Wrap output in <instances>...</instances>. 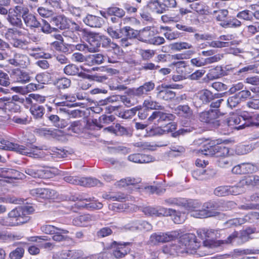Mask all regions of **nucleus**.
Returning <instances> with one entry per match:
<instances>
[{
  "mask_svg": "<svg viewBox=\"0 0 259 259\" xmlns=\"http://www.w3.org/2000/svg\"><path fill=\"white\" fill-rule=\"evenodd\" d=\"M10 84V80L8 74L0 70V85L8 87Z\"/></svg>",
  "mask_w": 259,
  "mask_h": 259,
  "instance_id": "nucleus-58",
  "label": "nucleus"
},
{
  "mask_svg": "<svg viewBox=\"0 0 259 259\" xmlns=\"http://www.w3.org/2000/svg\"><path fill=\"white\" fill-rule=\"evenodd\" d=\"M12 54L7 60L9 64L22 68H26L29 65L30 59L27 55L15 52H12Z\"/></svg>",
  "mask_w": 259,
  "mask_h": 259,
  "instance_id": "nucleus-9",
  "label": "nucleus"
},
{
  "mask_svg": "<svg viewBox=\"0 0 259 259\" xmlns=\"http://www.w3.org/2000/svg\"><path fill=\"white\" fill-rule=\"evenodd\" d=\"M171 217L176 224H181L184 222L185 220V215L184 213H182L180 211H176L175 209V212L172 213Z\"/></svg>",
  "mask_w": 259,
  "mask_h": 259,
  "instance_id": "nucleus-52",
  "label": "nucleus"
},
{
  "mask_svg": "<svg viewBox=\"0 0 259 259\" xmlns=\"http://www.w3.org/2000/svg\"><path fill=\"white\" fill-rule=\"evenodd\" d=\"M179 233L177 232H170L166 233H154L151 235L149 243L156 245L159 243H165L172 241L178 237Z\"/></svg>",
  "mask_w": 259,
  "mask_h": 259,
  "instance_id": "nucleus-11",
  "label": "nucleus"
},
{
  "mask_svg": "<svg viewBox=\"0 0 259 259\" xmlns=\"http://www.w3.org/2000/svg\"><path fill=\"white\" fill-rule=\"evenodd\" d=\"M141 109V106H136L131 109L120 111L118 113V116L124 119H128L135 115L136 112Z\"/></svg>",
  "mask_w": 259,
  "mask_h": 259,
  "instance_id": "nucleus-45",
  "label": "nucleus"
},
{
  "mask_svg": "<svg viewBox=\"0 0 259 259\" xmlns=\"http://www.w3.org/2000/svg\"><path fill=\"white\" fill-rule=\"evenodd\" d=\"M24 250L22 247H17L12 251L9 255L11 259H21L23 256Z\"/></svg>",
  "mask_w": 259,
  "mask_h": 259,
  "instance_id": "nucleus-56",
  "label": "nucleus"
},
{
  "mask_svg": "<svg viewBox=\"0 0 259 259\" xmlns=\"http://www.w3.org/2000/svg\"><path fill=\"white\" fill-rule=\"evenodd\" d=\"M229 195H237L242 193L244 192V188L242 185H240V182L237 186H229Z\"/></svg>",
  "mask_w": 259,
  "mask_h": 259,
  "instance_id": "nucleus-53",
  "label": "nucleus"
},
{
  "mask_svg": "<svg viewBox=\"0 0 259 259\" xmlns=\"http://www.w3.org/2000/svg\"><path fill=\"white\" fill-rule=\"evenodd\" d=\"M46 116L56 127L62 128L67 125L66 121L64 119H60L57 115L47 114Z\"/></svg>",
  "mask_w": 259,
  "mask_h": 259,
  "instance_id": "nucleus-27",
  "label": "nucleus"
},
{
  "mask_svg": "<svg viewBox=\"0 0 259 259\" xmlns=\"http://www.w3.org/2000/svg\"><path fill=\"white\" fill-rule=\"evenodd\" d=\"M31 194L36 198L54 199L57 197V192L48 188H36L30 191Z\"/></svg>",
  "mask_w": 259,
  "mask_h": 259,
  "instance_id": "nucleus-14",
  "label": "nucleus"
},
{
  "mask_svg": "<svg viewBox=\"0 0 259 259\" xmlns=\"http://www.w3.org/2000/svg\"><path fill=\"white\" fill-rule=\"evenodd\" d=\"M71 60L76 63H82L88 61V58H87L80 53H74L72 55Z\"/></svg>",
  "mask_w": 259,
  "mask_h": 259,
  "instance_id": "nucleus-64",
  "label": "nucleus"
},
{
  "mask_svg": "<svg viewBox=\"0 0 259 259\" xmlns=\"http://www.w3.org/2000/svg\"><path fill=\"white\" fill-rule=\"evenodd\" d=\"M227 122L228 126L238 130L247 126L259 125L258 123L253 121L251 117H246L245 114L241 116L233 114L227 119Z\"/></svg>",
  "mask_w": 259,
  "mask_h": 259,
  "instance_id": "nucleus-5",
  "label": "nucleus"
},
{
  "mask_svg": "<svg viewBox=\"0 0 259 259\" xmlns=\"http://www.w3.org/2000/svg\"><path fill=\"white\" fill-rule=\"evenodd\" d=\"M28 41L26 40L16 38L11 41V44L15 48L20 49L22 50H27L28 47Z\"/></svg>",
  "mask_w": 259,
  "mask_h": 259,
  "instance_id": "nucleus-49",
  "label": "nucleus"
},
{
  "mask_svg": "<svg viewBox=\"0 0 259 259\" xmlns=\"http://www.w3.org/2000/svg\"><path fill=\"white\" fill-rule=\"evenodd\" d=\"M12 9L14 10L18 15H19L22 19H23L24 17H26L27 15L29 14V10L28 7L22 4H19Z\"/></svg>",
  "mask_w": 259,
  "mask_h": 259,
  "instance_id": "nucleus-46",
  "label": "nucleus"
},
{
  "mask_svg": "<svg viewBox=\"0 0 259 259\" xmlns=\"http://www.w3.org/2000/svg\"><path fill=\"white\" fill-rule=\"evenodd\" d=\"M229 186L218 187L214 190V194L219 197L226 196L229 195Z\"/></svg>",
  "mask_w": 259,
  "mask_h": 259,
  "instance_id": "nucleus-48",
  "label": "nucleus"
},
{
  "mask_svg": "<svg viewBox=\"0 0 259 259\" xmlns=\"http://www.w3.org/2000/svg\"><path fill=\"white\" fill-rule=\"evenodd\" d=\"M4 144L5 145V149L8 150L14 151L23 155H29V156H32V155H39L37 153L34 154V150H37L36 147L32 146L31 147V149H29L28 147H25L24 146L12 143L9 141L5 142V144ZM34 157H35V156H34Z\"/></svg>",
  "mask_w": 259,
  "mask_h": 259,
  "instance_id": "nucleus-10",
  "label": "nucleus"
},
{
  "mask_svg": "<svg viewBox=\"0 0 259 259\" xmlns=\"http://www.w3.org/2000/svg\"><path fill=\"white\" fill-rule=\"evenodd\" d=\"M107 14L110 16L114 15L121 18L124 15L125 12L122 9L117 7H111L107 9Z\"/></svg>",
  "mask_w": 259,
  "mask_h": 259,
  "instance_id": "nucleus-50",
  "label": "nucleus"
},
{
  "mask_svg": "<svg viewBox=\"0 0 259 259\" xmlns=\"http://www.w3.org/2000/svg\"><path fill=\"white\" fill-rule=\"evenodd\" d=\"M34 211L32 206H20L13 209L8 217L0 220V224L6 226H15L27 223L30 219L29 214Z\"/></svg>",
  "mask_w": 259,
  "mask_h": 259,
  "instance_id": "nucleus-2",
  "label": "nucleus"
},
{
  "mask_svg": "<svg viewBox=\"0 0 259 259\" xmlns=\"http://www.w3.org/2000/svg\"><path fill=\"white\" fill-rule=\"evenodd\" d=\"M64 31L62 35L73 42H77L80 39V36H86L89 34L88 30L83 28L75 22H72L69 28Z\"/></svg>",
  "mask_w": 259,
  "mask_h": 259,
  "instance_id": "nucleus-6",
  "label": "nucleus"
},
{
  "mask_svg": "<svg viewBox=\"0 0 259 259\" xmlns=\"http://www.w3.org/2000/svg\"><path fill=\"white\" fill-rule=\"evenodd\" d=\"M171 49L177 51H180L183 49H191L192 46L186 42H179L171 44Z\"/></svg>",
  "mask_w": 259,
  "mask_h": 259,
  "instance_id": "nucleus-54",
  "label": "nucleus"
},
{
  "mask_svg": "<svg viewBox=\"0 0 259 259\" xmlns=\"http://www.w3.org/2000/svg\"><path fill=\"white\" fill-rule=\"evenodd\" d=\"M81 186L85 187L101 186L102 183L95 178L81 177Z\"/></svg>",
  "mask_w": 259,
  "mask_h": 259,
  "instance_id": "nucleus-32",
  "label": "nucleus"
},
{
  "mask_svg": "<svg viewBox=\"0 0 259 259\" xmlns=\"http://www.w3.org/2000/svg\"><path fill=\"white\" fill-rule=\"evenodd\" d=\"M83 22L91 27L100 28L104 23L103 19L100 17L88 14L83 19Z\"/></svg>",
  "mask_w": 259,
  "mask_h": 259,
  "instance_id": "nucleus-19",
  "label": "nucleus"
},
{
  "mask_svg": "<svg viewBox=\"0 0 259 259\" xmlns=\"http://www.w3.org/2000/svg\"><path fill=\"white\" fill-rule=\"evenodd\" d=\"M221 25L225 27H239L241 25V22L236 18H233L228 21L227 23H223Z\"/></svg>",
  "mask_w": 259,
  "mask_h": 259,
  "instance_id": "nucleus-61",
  "label": "nucleus"
},
{
  "mask_svg": "<svg viewBox=\"0 0 259 259\" xmlns=\"http://www.w3.org/2000/svg\"><path fill=\"white\" fill-rule=\"evenodd\" d=\"M120 100L126 106L131 107L133 106L136 103V100L131 97H127L126 96H122L119 97Z\"/></svg>",
  "mask_w": 259,
  "mask_h": 259,
  "instance_id": "nucleus-62",
  "label": "nucleus"
},
{
  "mask_svg": "<svg viewBox=\"0 0 259 259\" xmlns=\"http://www.w3.org/2000/svg\"><path fill=\"white\" fill-rule=\"evenodd\" d=\"M23 20L26 26L30 29L39 27L40 22L37 20L36 17L31 13L24 17Z\"/></svg>",
  "mask_w": 259,
  "mask_h": 259,
  "instance_id": "nucleus-24",
  "label": "nucleus"
},
{
  "mask_svg": "<svg viewBox=\"0 0 259 259\" xmlns=\"http://www.w3.org/2000/svg\"><path fill=\"white\" fill-rule=\"evenodd\" d=\"M212 93L207 90H203L199 93V99L203 104H207L213 99Z\"/></svg>",
  "mask_w": 259,
  "mask_h": 259,
  "instance_id": "nucleus-43",
  "label": "nucleus"
},
{
  "mask_svg": "<svg viewBox=\"0 0 259 259\" xmlns=\"http://www.w3.org/2000/svg\"><path fill=\"white\" fill-rule=\"evenodd\" d=\"M102 41V47L106 48H111L114 51L119 52V47L115 43L111 41L110 38L106 36L100 38Z\"/></svg>",
  "mask_w": 259,
  "mask_h": 259,
  "instance_id": "nucleus-37",
  "label": "nucleus"
},
{
  "mask_svg": "<svg viewBox=\"0 0 259 259\" xmlns=\"http://www.w3.org/2000/svg\"><path fill=\"white\" fill-rule=\"evenodd\" d=\"M139 32L138 30H134L129 26L124 27L119 30L120 33L122 34V35L130 39L136 38L139 34Z\"/></svg>",
  "mask_w": 259,
  "mask_h": 259,
  "instance_id": "nucleus-33",
  "label": "nucleus"
},
{
  "mask_svg": "<svg viewBox=\"0 0 259 259\" xmlns=\"http://www.w3.org/2000/svg\"><path fill=\"white\" fill-rule=\"evenodd\" d=\"M54 259H82V252L80 250L63 249L53 255Z\"/></svg>",
  "mask_w": 259,
  "mask_h": 259,
  "instance_id": "nucleus-13",
  "label": "nucleus"
},
{
  "mask_svg": "<svg viewBox=\"0 0 259 259\" xmlns=\"http://www.w3.org/2000/svg\"><path fill=\"white\" fill-rule=\"evenodd\" d=\"M10 76L15 82L25 83L30 81V77L28 72L18 68L13 69Z\"/></svg>",
  "mask_w": 259,
  "mask_h": 259,
  "instance_id": "nucleus-15",
  "label": "nucleus"
},
{
  "mask_svg": "<svg viewBox=\"0 0 259 259\" xmlns=\"http://www.w3.org/2000/svg\"><path fill=\"white\" fill-rule=\"evenodd\" d=\"M184 206L190 211L191 216L193 217V213L201 210V203L197 200H190L184 205Z\"/></svg>",
  "mask_w": 259,
  "mask_h": 259,
  "instance_id": "nucleus-25",
  "label": "nucleus"
},
{
  "mask_svg": "<svg viewBox=\"0 0 259 259\" xmlns=\"http://www.w3.org/2000/svg\"><path fill=\"white\" fill-rule=\"evenodd\" d=\"M81 177L67 176L64 177V180L70 184L81 186Z\"/></svg>",
  "mask_w": 259,
  "mask_h": 259,
  "instance_id": "nucleus-57",
  "label": "nucleus"
},
{
  "mask_svg": "<svg viewBox=\"0 0 259 259\" xmlns=\"http://www.w3.org/2000/svg\"><path fill=\"white\" fill-rule=\"evenodd\" d=\"M175 116L172 114L163 113L159 111H154L148 118L150 121L157 118L159 121H169L174 120Z\"/></svg>",
  "mask_w": 259,
  "mask_h": 259,
  "instance_id": "nucleus-20",
  "label": "nucleus"
},
{
  "mask_svg": "<svg viewBox=\"0 0 259 259\" xmlns=\"http://www.w3.org/2000/svg\"><path fill=\"white\" fill-rule=\"evenodd\" d=\"M236 16L238 18L244 21H252L253 17H254V12L245 10L238 13Z\"/></svg>",
  "mask_w": 259,
  "mask_h": 259,
  "instance_id": "nucleus-41",
  "label": "nucleus"
},
{
  "mask_svg": "<svg viewBox=\"0 0 259 259\" xmlns=\"http://www.w3.org/2000/svg\"><path fill=\"white\" fill-rule=\"evenodd\" d=\"M74 22L63 15H59L57 17H53L51 21L53 25L60 29H65L69 28L72 22Z\"/></svg>",
  "mask_w": 259,
  "mask_h": 259,
  "instance_id": "nucleus-17",
  "label": "nucleus"
},
{
  "mask_svg": "<svg viewBox=\"0 0 259 259\" xmlns=\"http://www.w3.org/2000/svg\"><path fill=\"white\" fill-rule=\"evenodd\" d=\"M200 246L194 234H186L181 236L175 243H171L167 248L169 253L173 255H180L184 253L192 254Z\"/></svg>",
  "mask_w": 259,
  "mask_h": 259,
  "instance_id": "nucleus-1",
  "label": "nucleus"
},
{
  "mask_svg": "<svg viewBox=\"0 0 259 259\" xmlns=\"http://www.w3.org/2000/svg\"><path fill=\"white\" fill-rule=\"evenodd\" d=\"M25 172L28 175L34 178L44 177V172L42 170L36 169L34 166H29L25 169Z\"/></svg>",
  "mask_w": 259,
  "mask_h": 259,
  "instance_id": "nucleus-36",
  "label": "nucleus"
},
{
  "mask_svg": "<svg viewBox=\"0 0 259 259\" xmlns=\"http://www.w3.org/2000/svg\"><path fill=\"white\" fill-rule=\"evenodd\" d=\"M130 244V242L121 243L113 241L111 244V248L113 249V255L117 259L124 257L130 252L131 249L126 247Z\"/></svg>",
  "mask_w": 259,
  "mask_h": 259,
  "instance_id": "nucleus-12",
  "label": "nucleus"
},
{
  "mask_svg": "<svg viewBox=\"0 0 259 259\" xmlns=\"http://www.w3.org/2000/svg\"><path fill=\"white\" fill-rule=\"evenodd\" d=\"M175 113L186 117H190L192 111L188 105H179L175 109Z\"/></svg>",
  "mask_w": 259,
  "mask_h": 259,
  "instance_id": "nucleus-31",
  "label": "nucleus"
},
{
  "mask_svg": "<svg viewBox=\"0 0 259 259\" xmlns=\"http://www.w3.org/2000/svg\"><path fill=\"white\" fill-rule=\"evenodd\" d=\"M68 233L69 231L67 230L56 227V230L54 231V234H53L52 239L53 240L57 242L66 240L68 237L67 235H65V234Z\"/></svg>",
  "mask_w": 259,
  "mask_h": 259,
  "instance_id": "nucleus-26",
  "label": "nucleus"
},
{
  "mask_svg": "<svg viewBox=\"0 0 259 259\" xmlns=\"http://www.w3.org/2000/svg\"><path fill=\"white\" fill-rule=\"evenodd\" d=\"M106 59V57L100 54H96L90 55L88 57V61L92 65H99L102 64L105 59Z\"/></svg>",
  "mask_w": 259,
  "mask_h": 259,
  "instance_id": "nucleus-35",
  "label": "nucleus"
},
{
  "mask_svg": "<svg viewBox=\"0 0 259 259\" xmlns=\"http://www.w3.org/2000/svg\"><path fill=\"white\" fill-rule=\"evenodd\" d=\"M49 153L50 155H52V157L54 158H61L64 157L66 155L64 150L57 148H53L52 149L50 150Z\"/></svg>",
  "mask_w": 259,
  "mask_h": 259,
  "instance_id": "nucleus-60",
  "label": "nucleus"
},
{
  "mask_svg": "<svg viewBox=\"0 0 259 259\" xmlns=\"http://www.w3.org/2000/svg\"><path fill=\"white\" fill-rule=\"evenodd\" d=\"M223 203L219 201H209L203 203L200 211L193 213V217L205 218L214 217L220 213L217 210H223Z\"/></svg>",
  "mask_w": 259,
  "mask_h": 259,
  "instance_id": "nucleus-4",
  "label": "nucleus"
},
{
  "mask_svg": "<svg viewBox=\"0 0 259 259\" xmlns=\"http://www.w3.org/2000/svg\"><path fill=\"white\" fill-rule=\"evenodd\" d=\"M39 27H41V31L46 34L51 33L57 30V28L52 27L51 25L45 20H42V23H40Z\"/></svg>",
  "mask_w": 259,
  "mask_h": 259,
  "instance_id": "nucleus-51",
  "label": "nucleus"
},
{
  "mask_svg": "<svg viewBox=\"0 0 259 259\" xmlns=\"http://www.w3.org/2000/svg\"><path fill=\"white\" fill-rule=\"evenodd\" d=\"M259 181V177L254 175H250L245 177L240 182V185L242 186L254 185H256Z\"/></svg>",
  "mask_w": 259,
  "mask_h": 259,
  "instance_id": "nucleus-40",
  "label": "nucleus"
},
{
  "mask_svg": "<svg viewBox=\"0 0 259 259\" xmlns=\"http://www.w3.org/2000/svg\"><path fill=\"white\" fill-rule=\"evenodd\" d=\"M141 179L140 178H132L128 177L125 179H121L117 182V185L120 187H123L129 185H135L140 183Z\"/></svg>",
  "mask_w": 259,
  "mask_h": 259,
  "instance_id": "nucleus-39",
  "label": "nucleus"
},
{
  "mask_svg": "<svg viewBox=\"0 0 259 259\" xmlns=\"http://www.w3.org/2000/svg\"><path fill=\"white\" fill-rule=\"evenodd\" d=\"M72 197L73 201H79L75 204L79 208L85 207L87 209H99L103 207L102 203L96 202L95 197H88L87 195L84 193L76 196H73Z\"/></svg>",
  "mask_w": 259,
  "mask_h": 259,
  "instance_id": "nucleus-7",
  "label": "nucleus"
},
{
  "mask_svg": "<svg viewBox=\"0 0 259 259\" xmlns=\"http://www.w3.org/2000/svg\"><path fill=\"white\" fill-rule=\"evenodd\" d=\"M223 73V70L222 68L220 66H217L209 70L206 77L209 80H213L220 77Z\"/></svg>",
  "mask_w": 259,
  "mask_h": 259,
  "instance_id": "nucleus-34",
  "label": "nucleus"
},
{
  "mask_svg": "<svg viewBox=\"0 0 259 259\" xmlns=\"http://www.w3.org/2000/svg\"><path fill=\"white\" fill-rule=\"evenodd\" d=\"M45 109L42 105L36 104H32L30 108V111L35 119L41 118L45 114Z\"/></svg>",
  "mask_w": 259,
  "mask_h": 259,
  "instance_id": "nucleus-29",
  "label": "nucleus"
},
{
  "mask_svg": "<svg viewBox=\"0 0 259 259\" xmlns=\"http://www.w3.org/2000/svg\"><path fill=\"white\" fill-rule=\"evenodd\" d=\"M162 89L158 93V96L165 101L174 99L176 97V93L165 87V84L162 85Z\"/></svg>",
  "mask_w": 259,
  "mask_h": 259,
  "instance_id": "nucleus-28",
  "label": "nucleus"
},
{
  "mask_svg": "<svg viewBox=\"0 0 259 259\" xmlns=\"http://www.w3.org/2000/svg\"><path fill=\"white\" fill-rule=\"evenodd\" d=\"M63 71L67 75H77L82 78H85L87 75L85 73L80 72L79 67L74 64H69L66 65L64 68Z\"/></svg>",
  "mask_w": 259,
  "mask_h": 259,
  "instance_id": "nucleus-21",
  "label": "nucleus"
},
{
  "mask_svg": "<svg viewBox=\"0 0 259 259\" xmlns=\"http://www.w3.org/2000/svg\"><path fill=\"white\" fill-rule=\"evenodd\" d=\"M6 19L11 25L18 28H23L21 17L11 8L9 9V15Z\"/></svg>",
  "mask_w": 259,
  "mask_h": 259,
  "instance_id": "nucleus-18",
  "label": "nucleus"
},
{
  "mask_svg": "<svg viewBox=\"0 0 259 259\" xmlns=\"http://www.w3.org/2000/svg\"><path fill=\"white\" fill-rule=\"evenodd\" d=\"M96 217L94 215L85 214L80 215L74 220V223L76 225L85 226L91 222L96 221Z\"/></svg>",
  "mask_w": 259,
  "mask_h": 259,
  "instance_id": "nucleus-23",
  "label": "nucleus"
},
{
  "mask_svg": "<svg viewBox=\"0 0 259 259\" xmlns=\"http://www.w3.org/2000/svg\"><path fill=\"white\" fill-rule=\"evenodd\" d=\"M220 112L218 109H210L207 111L202 112L199 114L201 121L207 123H214L219 117Z\"/></svg>",
  "mask_w": 259,
  "mask_h": 259,
  "instance_id": "nucleus-16",
  "label": "nucleus"
},
{
  "mask_svg": "<svg viewBox=\"0 0 259 259\" xmlns=\"http://www.w3.org/2000/svg\"><path fill=\"white\" fill-rule=\"evenodd\" d=\"M242 164V170L243 174L246 173H252L256 171V167L250 163H243Z\"/></svg>",
  "mask_w": 259,
  "mask_h": 259,
  "instance_id": "nucleus-63",
  "label": "nucleus"
},
{
  "mask_svg": "<svg viewBox=\"0 0 259 259\" xmlns=\"http://www.w3.org/2000/svg\"><path fill=\"white\" fill-rule=\"evenodd\" d=\"M162 204L168 206H182V202L180 199L177 198H169L164 200Z\"/></svg>",
  "mask_w": 259,
  "mask_h": 259,
  "instance_id": "nucleus-55",
  "label": "nucleus"
},
{
  "mask_svg": "<svg viewBox=\"0 0 259 259\" xmlns=\"http://www.w3.org/2000/svg\"><path fill=\"white\" fill-rule=\"evenodd\" d=\"M20 106L13 101H10L6 98L5 112L8 110L13 112H18L20 111Z\"/></svg>",
  "mask_w": 259,
  "mask_h": 259,
  "instance_id": "nucleus-47",
  "label": "nucleus"
},
{
  "mask_svg": "<svg viewBox=\"0 0 259 259\" xmlns=\"http://www.w3.org/2000/svg\"><path fill=\"white\" fill-rule=\"evenodd\" d=\"M71 80L67 77H62L56 79L54 84L60 89H65L70 87Z\"/></svg>",
  "mask_w": 259,
  "mask_h": 259,
  "instance_id": "nucleus-38",
  "label": "nucleus"
},
{
  "mask_svg": "<svg viewBox=\"0 0 259 259\" xmlns=\"http://www.w3.org/2000/svg\"><path fill=\"white\" fill-rule=\"evenodd\" d=\"M87 44L89 47V52H95L98 50L100 47L101 42L99 39V37L98 35L91 34L89 32Z\"/></svg>",
  "mask_w": 259,
  "mask_h": 259,
  "instance_id": "nucleus-22",
  "label": "nucleus"
},
{
  "mask_svg": "<svg viewBox=\"0 0 259 259\" xmlns=\"http://www.w3.org/2000/svg\"><path fill=\"white\" fill-rule=\"evenodd\" d=\"M113 231L111 228L108 227H103L97 232V236L99 238H103L110 235Z\"/></svg>",
  "mask_w": 259,
  "mask_h": 259,
  "instance_id": "nucleus-59",
  "label": "nucleus"
},
{
  "mask_svg": "<svg viewBox=\"0 0 259 259\" xmlns=\"http://www.w3.org/2000/svg\"><path fill=\"white\" fill-rule=\"evenodd\" d=\"M198 236L203 240V244L205 246L212 247L218 245L214 240L217 237V232L212 229L207 228L199 229L197 231Z\"/></svg>",
  "mask_w": 259,
  "mask_h": 259,
  "instance_id": "nucleus-8",
  "label": "nucleus"
},
{
  "mask_svg": "<svg viewBox=\"0 0 259 259\" xmlns=\"http://www.w3.org/2000/svg\"><path fill=\"white\" fill-rule=\"evenodd\" d=\"M190 6L192 10L200 15H208L209 13L207 7L201 3L193 2Z\"/></svg>",
  "mask_w": 259,
  "mask_h": 259,
  "instance_id": "nucleus-30",
  "label": "nucleus"
},
{
  "mask_svg": "<svg viewBox=\"0 0 259 259\" xmlns=\"http://www.w3.org/2000/svg\"><path fill=\"white\" fill-rule=\"evenodd\" d=\"M22 35L21 31L15 28H8L5 33V36L6 39L13 41L14 39L17 38V36H20Z\"/></svg>",
  "mask_w": 259,
  "mask_h": 259,
  "instance_id": "nucleus-42",
  "label": "nucleus"
},
{
  "mask_svg": "<svg viewBox=\"0 0 259 259\" xmlns=\"http://www.w3.org/2000/svg\"><path fill=\"white\" fill-rule=\"evenodd\" d=\"M208 170L201 169H196L193 170L192 173L193 177L198 180H203L208 178Z\"/></svg>",
  "mask_w": 259,
  "mask_h": 259,
  "instance_id": "nucleus-44",
  "label": "nucleus"
},
{
  "mask_svg": "<svg viewBox=\"0 0 259 259\" xmlns=\"http://www.w3.org/2000/svg\"><path fill=\"white\" fill-rule=\"evenodd\" d=\"M202 154L206 156L216 157H222L218 160V164L222 167H228L232 166L231 162L228 158L225 157L229 154V149L223 145L211 144L210 143L204 145L201 149Z\"/></svg>",
  "mask_w": 259,
  "mask_h": 259,
  "instance_id": "nucleus-3",
  "label": "nucleus"
}]
</instances>
